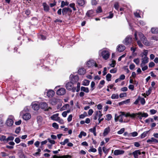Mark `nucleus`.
<instances>
[{
    "label": "nucleus",
    "instance_id": "nucleus-20",
    "mask_svg": "<svg viewBox=\"0 0 158 158\" xmlns=\"http://www.w3.org/2000/svg\"><path fill=\"white\" fill-rule=\"evenodd\" d=\"M72 156L69 155H63L61 156H57L54 155V158H71Z\"/></svg>",
    "mask_w": 158,
    "mask_h": 158
},
{
    "label": "nucleus",
    "instance_id": "nucleus-9",
    "mask_svg": "<svg viewBox=\"0 0 158 158\" xmlns=\"http://www.w3.org/2000/svg\"><path fill=\"white\" fill-rule=\"evenodd\" d=\"M70 77H71V82L73 83H76L79 80V77L77 75L73 76V75H70Z\"/></svg>",
    "mask_w": 158,
    "mask_h": 158
},
{
    "label": "nucleus",
    "instance_id": "nucleus-1",
    "mask_svg": "<svg viewBox=\"0 0 158 158\" xmlns=\"http://www.w3.org/2000/svg\"><path fill=\"white\" fill-rule=\"evenodd\" d=\"M136 116L140 120H141L142 119L143 117L146 118L148 117V114L147 113H142L141 112H139L137 113H133L131 114H130V117L132 118H134Z\"/></svg>",
    "mask_w": 158,
    "mask_h": 158
},
{
    "label": "nucleus",
    "instance_id": "nucleus-36",
    "mask_svg": "<svg viewBox=\"0 0 158 158\" xmlns=\"http://www.w3.org/2000/svg\"><path fill=\"white\" fill-rule=\"evenodd\" d=\"M89 81L88 80H84L82 83V85L85 86H87L89 84Z\"/></svg>",
    "mask_w": 158,
    "mask_h": 158
},
{
    "label": "nucleus",
    "instance_id": "nucleus-63",
    "mask_svg": "<svg viewBox=\"0 0 158 158\" xmlns=\"http://www.w3.org/2000/svg\"><path fill=\"white\" fill-rule=\"evenodd\" d=\"M58 119H59V120L57 121H58V123H60V124H64V121L63 119H60V118Z\"/></svg>",
    "mask_w": 158,
    "mask_h": 158
},
{
    "label": "nucleus",
    "instance_id": "nucleus-61",
    "mask_svg": "<svg viewBox=\"0 0 158 158\" xmlns=\"http://www.w3.org/2000/svg\"><path fill=\"white\" fill-rule=\"evenodd\" d=\"M21 129L20 127H18L15 130V132L16 134H18L19 133V132L20 131Z\"/></svg>",
    "mask_w": 158,
    "mask_h": 158
},
{
    "label": "nucleus",
    "instance_id": "nucleus-56",
    "mask_svg": "<svg viewBox=\"0 0 158 158\" xmlns=\"http://www.w3.org/2000/svg\"><path fill=\"white\" fill-rule=\"evenodd\" d=\"M152 92V89L151 88H149V89L148 90V91H147L146 92V95L147 96L149 95Z\"/></svg>",
    "mask_w": 158,
    "mask_h": 158
},
{
    "label": "nucleus",
    "instance_id": "nucleus-52",
    "mask_svg": "<svg viewBox=\"0 0 158 158\" xmlns=\"http://www.w3.org/2000/svg\"><path fill=\"white\" fill-rule=\"evenodd\" d=\"M119 5L118 2H116L114 4V8L117 10H118L119 8Z\"/></svg>",
    "mask_w": 158,
    "mask_h": 158
},
{
    "label": "nucleus",
    "instance_id": "nucleus-32",
    "mask_svg": "<svg viewBox=\"0 0 158 158\" xmlns=\"http://www.w3.org/2000/svg\"><path fill=\"white\" fill-rule=\"evenodd\" d=\"M0 140L1 141L4 142V143H6V138L5 135H2L0 137Z\"/></svg>",
    "mask_w": 158,
    "mask_h": 158
},
{
    "label": "nucleus",
    "instance_id": "nucleus-44",
    "mask_svg": "<svg viewBox=\"0 0 158 158\" xmlns=\"http://www.w3.org/2000/svg\"><path fill=\"white\" fill-rule=\"evenodd\" d=\"M52 127H54L56 129H58L59 128L58 125V124L56 123H52Z\"/></svg>",
    "mask_w": 158,
    "mask_h": 158
},
{
    "label": "nucleus",
    "instance_id": "nucleus-29",
    "mask_svg": "<svg viewBox=\"0 0 158 158\" xmlns=\"http://www.w3.org/2000/svg\"><path fill=\"white\" fill-rule=\"evenodd\" d=\"M69 4V2L67 1H62L61 2V7L62 8L65 6H67Z\"/></svg>",
    "mask_w": 158,
    "mask_h": 158
},
{
    "label": "nucleus",
    "instance_id": "nucleus-10",
    "mask_svg": "<svg viewBox=\"0 0 158 158\" xmlns=\"http://www.w3.org/2000/svg\"><path fill=\"white\" fill-rule=\"evenodd\" d=\"M66 93V90L65 89L61 88L59 89L56 91V94L59 95H64Z\"/></svg>",
    "mask_w": 158,
    "mask_h": 158
},
{
    "label": "nucleus",
    "instance_id": "nucleus-25",
    "mask_svg": "<svg viewBox=\"0 0 158 158\" xmlns=\"http://www.w3.org/2000/svg\"><path fill=\"white\" fill-rule=\"evenodd\" d=\"M141 152H140L139 150H137L133 152V154L134 157H136V158H138V155H140Z\"/></svg>",
    "mask_w": 158,
    "mask_h": 158
},
{
    "label": "nucleus",
    "instance_id": "nucleus-53",
    "mask_svg": "<svg viewBox=\"0 0 158 158\" xmlns=\"http://www.w3.org/2000/svg\"><path fill=\"white\" fill-rule=\"evenodd\" d=\"M127 95V93H122L120 94L119 97L120 98H122L124 97H126Z\"/></svg>",
    "mask_w": 158,
    "mask_h": 158
},
{
    "label": "nucleus",
    "instance_id": "nucleus-8",
    "mask_svg": "<svg viewBox=\"0 0 158 158\" xmlns=\"http://www.w3.org/2000/svg\"><path fill=\"white\" fill-rule=\"evenodd\" d=\"M87 66L89 68L92 67L94 66L96 67L98 66L96 62L93 60H89L86 64Z\"/></svg>",
    "mask_w": 158,
    "mask_h": 158
},
{
    "label": "nucleus",
    "instance_id": "nucleus-59",
    "mask_svg": "<svg viewBox=\"0 0 158 158\" xmlns=\"http://www.w3.org/2000/svg\"><path fill=\"white\" fill-rule=\"evenodd\" d=\"M93 112H94V111H93V110L92 109H90L89 110V111L88 112V113L89 115V116H90L92 114Z\"/></svg>",
    "mask_w": 158,
    "mask_h": 158
},
{
    "label": "nucleus",
    "instance_id": "nucleus-16",
    "mask_svg": "<svg viewBox=\"0 0 158 158\" xmlns=\"http://www.w3.org/2000/svg\"><path fill=\"white\" fill-rule=\"evenodd\" d=\"M59 114L57 113L55 114H53L51 117V118L52 120L54 121H57L59 120V118H60L58 117Z\"/></svg>",
    "mask_w": 158,
    "mask_h": 158
},
{
    "label": "nucleus",
    "instance_id": "nucleus-37",
    "mask_svg": "<svg viewBox=\"0 0 158 158\" xmlns=\"http://www.w3.org/2000/svg\"><path fill=\"white\" fill-rule=\"evenodd\" d=\"M112 75L110 73H108L106 76V79L108 81H110L111 80Z\"/></svg>",
    "mask_w": 158,
    "mask_h": 158
},
{
    "label": "nucleus",
    "instance_id": "nucleus-49",
    "mask_svg": "<svg viewBox=\"0 0 158 158\" xmlns=\"http://www.w3.org/2000/svg\"><path fill=\"white\" fill-rule=\"evenodd\" d=\"M72 118H73L72 115V114L69 115V116L67 118L68 121V122H70V121H71L72 120Z\"/></svg>",
    "mask_w": 158,
    "mask_h": 158
},
{
    "label": "nucleus",
    "instance_id": "nucleus-43",
    "mask_svg": "<svg viewBox=\"0 0 158 158\" xmlns=\"http://www.w3.org/2000/svg\"><path fill=\"white\" fill-rule=\"evenodd\" d=\"M75 4L74 3H70L69 4V6L73 8V10H74V11L76 10L75 7Z\"/></svg>",
    "mask_w": 158,
    "mask_h": 158
},
{
    "label": "nucleus",
    "instance_id": "nucleus-23",
    "mask_svg": "<svg viewBox=\"0 0 158 158\" xmlns=\"http://www.w3.org/2000/svg\"><path fill=\"white\" fill-rule=\"evenodd\" d=\"M110 128L109 127L106 128L104 130V132L103 133V135L104 136L106 135L107 134L110 132Z\"/></svg>",
    "mask_w": 158,
    "mask_h": 158
},
{
    "label": "nucleus",
    "instance_id": "nucleus-24",
    "mask_svg": "<svg viewBox=\"0 0 158 158\" xmlns=\"http://www.w3.org/2000/svg\"><path fill=\"white\" fill-rule=\"evenodd\" d=\"M85 0H77V3L80 6H83L85 4Z\"/></svg>",
    "mask_w": 158,
    "mask_h": 158
},
{
    "label": "nucleus",
    "instance_id": "nucleus-26",
    "mask_svg": "<svg viewBox=\"0 0 158 158\" xmlns=\"http://www.w3.org/2000/svg\"><path fill=\"white\" fill-rule=\"evenodd\" d=\"M32 107L34 110H37L39 108V106L37 104H33Z\"/></svg>",
    "mask_w": 158,
    "mask_h": 158
},
{
    "label": "nucleus",
    "instance_id": "nucleus-55",
    "mask_svg": "<svg viewBox=\"0 0 158 158\" xmlns=\"http://www.w3.org/2000/svg\"><path fill=\"white\" fill-rule=\"evenodd\" d=\"M106 117L107 118V120L108 121L110 120L112 117L111 115L110 114H107L106 115Z\"/></svg>",
    "mask_w": 158,
    "mask_h": 158
},
{
    "label": "nucleus",
    "instance_id": "nucleus-15",
    "mask_svg": "<svg viewBox=\"0 0 158 158\" xmlns=\"http://www.w3.org/2000/svg\"><path fill=\"white\" fill-rule=\"evenodd\" d=\"M31 118V115L30 114L26 113L23 115V118L25 120H28Z\"/></svg>",
    "mask_w": 158,
    "mask_h": 158
},
{
    "label": "nucleus",
    "instance_id": "nucleus-42",
    "mask_svg": "<svg viewBox=\"0 0 158 158\" xmlns=\"http://www.w3.org/2000/svg\"><path fill=\"white\" fill-rule=\"evenodd\" d=\"M139 100H140V102L142 105H144L145 103V100L143 98H142L140 97Z\"/></svg>",
    "mask_w": 158,
    "mask_h": 158
},
{
    "label": "nucleus",
    "instance_id": "nucleus-13",
    "mask_svg": "<svg viewBox=\"0 0 158 158\" xmlns=\"http://www.w3.org/2000/svg\"><path fill=\"white\" fill-rule=\"evenodd\" d=\"M60 101L59 99L53 98L50 101V103L52 105H56Z\"/></svg>",
    "mask_w": 158,
    "mask_h": 158
},
{
    "label": "nucleus",
    "instance_id": "nucleus-6",
    "mask_svg": "<svg viewBox=\"0 0 158 158\" xmlns=\"http://www.w3.org/2000/svg\"><path fill=\"white\" fill-rule=\"evenodd\" d=\"M40 107L43 109H44L45 111H48L49 109H51L52 108L48 106V104L44 102L41 103L40 105Z\"/></svg>",
    "mask_w": 158,
    "mask_h": 158
},
{
    "label": "nucleus",
    "instance_id": "nucleus-39",
    "mask_svg": "<svg viewBox=\"0 0 158 158\" xmlns=\"http://www.w3.org/2000/svg\"><path fill=\"white\" fill-rule=\"evenodd\" d=\"M139 11L137 10L136 12L134 13V15L135 17L137 18H140L141 16L139 14Z\"/></svg>",
    "mask_w": 158,
    "mask_h": 158
},
{
    "label": "nucleus",
    "instance_id": "nucleus-35",
    "mask_svg": "<svg viewBox=\"0 0 158 158\" xmlns=\"http://www.w3.org/2000/svg\"><path fill=\"white\" fill-rule=\"evenodd\" d=\"M86 135V133L83 131H82L81 132L80 134L79 135L78 137L80 138H82V136H85Z\"/></svg>",
    "mask_w": 158,
    "mask_h": 158
},
{
    "label": "nucleus",
    "instance_id": "nucleus-38",
    "mask_svg": "<svg viewBox=\"0 0 158 158\" xmlns=\"http://www.w3.org/2000/svg\"><path fill=\"white\" fill-rule=\"evenodd\" d=\"M69 139H64L63 142H61L60 143L63 145H65L66 143H68L69 142Z\"/></svg>",
    "mask_w": 158,
    "mask_h": 158
},
{
    "label": "nucleus",
    "instance_id": "nucleus-27",
    "mask_svg": "<svg viewBox=\"0 0 158 158\" xmlns=\"http://www.w3.org/2000/svg\"><path fill=\"white\" fill-rule=\"evenodd\" d=\"M81 90L86 93H88L89 92V88L88 87H85L84 86H81Z\"/></svg>",
    "mask_w": 158,
    "mask_h": 158
},
{
    "label": "nucleus",
    "instance_id": "nucleus-41",
    "mask_svg": "<svg viewBox=\"0 0 158 158\" xmlns=\"http://www.w3.org/2000/svg\"><path fill=\"white\" fill-rule=\"evenodd\" d=\"M133 61L135 62L137 65H138L139 64V60L138 58H137L136 59H135L133 60Z\"/></svg>",
    "mask_w": 158,
    "mask_h": 158
},
{
    "label": "nucleus",
    "instance_id": "nucleus-30",
    "mask_svg": "<svg viewBox=\"0 0 158 158\" xmlns=\"http://www.w3.org/2000/svg\"><path fill=\"white\" fill-rule=\"evenodd\" d=\"M151 31L153 34H156L158 32V29L157 28L152 27L151 28Z\"/></svg>",
    "mask_w": 158,
    "mask_h": 158
},
{
    "label": "nucleus",
    "instance_id": "nucleus-14",
    "mask_svg": "<svg viewBox=\"0 0 158 158\" xmlns=\"http://www.w3.org/2000/svg\"><path fill=\"white\" fill-rule=\"evenodd\" d=\"M124 153V151L123 150H116L114 151V154L115 155L117 156L119 155L123 154Z\"/></svg>",
    "mask_w": 158,
    "mask_h": 158
},
{
    "label": "nucleus",
    "instance_id": "nucleus-7",
    "mask_svg": "<svg viewBox=\"0 0 158 158\" xmlns=\"http://www.w3.org/2000/svg\"><path fill=\"white\" fill-rule=\"evenodd\" d=\"M141 60L142 61L140 64V66L143 67L148 62V58L147 56H142Z\"/></svg>",
    "mask_w": 158,
    "mask_h": 158
},
{
    "label": "nucleus",
    "instance_id": "nucleus-11",
    "mask_svg": "<svg viewBox=\"0 0 158 158\" xmlns=\"http://www.w3.org/2000/svg\"><path fill=\"white\" fill-rule=\"evenodd\" d=\"M147 142L150 144L158 143V139H157L154 137H152L150 139H148Z\"/></svg>",
    "mask_w": 158,
    "mask_h": 158
},
{
    "label": "nucleus",
    "instance_id": "nucleus-58",
    "mask_svg": "<svg viewBox=\"0 0 158 158\" xmlns=\"http://www.w3.org/2000/svg\"><path fill=\"white\" fill-rule=\"evenodd\" d=\"M148 53V51L147 50H144L142 54H143V56H147Z\"/></svg>",
    "mask_w": 158,
    "mask_h": 158
},
{
    "label": "nucleus",
    "instance_id": "nucleus-2",
    "mask_svg": "<svg viewBox=\"0 0 158 158\" xmlns=\"http://www.w3.org/2000/svg\"><path fill=\"white\" fill-rule=\"evenodd\" d=\"M101 52L99 55H101L103 58L105 60L108 59L110 56V53L109 51L106 49H104L100 51Z\"/></svg>",
    "mask_w": 158,
    "mask_h": 158
},
{
    "label": "nucleus",
    "instance_id": "nucleus-5",
    "mask_svg": "<svg viewBox=\"0 0 158 158\" xmlns=\"http://www.w3.org/2000/svg\"><path fill=\"white\" fill-rule=\"evenodd\" d=\"M101 111H95L93 115V119L94 120H96L97 118H101L102 116Z\"/></svg>",
    "mask_w": 158,
    "mask_h": 158
},
{
    "label": "nucleus",
    "instance_id": "nucleus-57",
    "mask_svg": "<svg viewBox=\"0 0 158 158\" xmlns=\"http://www.w3.org/2000/svg\"><path fill=\"white\" fill-rule=\"evenodd\" d=\"M150 112L151 114H154L156 113L157 111L156 110L154 109H152L150 110Z\"/></svg>",
    "mask_w": 158,
    "mask_h": 158
},
{
    "label": "nucleus",
    "instance_id": "nucleus-22",
    "mask_svg": "<svg viewBox=\"0 0 158 158\" xmlns=\"http://www.w3.org/2000/svg\"><path fill=\"white\" fill-rule=\"evenodd\" d=\"M78 73L81 75H84L86 73V70L84 68L79 69L78 70Z\"/></svg>",
    "mask_w": 158,
    "mask_h": 158
},
{
    "label": "nucleus",
    "instance_id": "nucleus-48",
    "mask_svg": "<svg viewBox=\"0 0 158 158\" xmlns=\"http://www.w3.org/2000/svg\"><path fill=\"white\" fill-rule=\"evenodd\" d=\"M117 71V69L116 68L110 70V73H115Z\"/></svg>",
    "mask_w": 158,
    "mask_h": 158
},
{
    "label": "nucleus",
    "instance_id": "nucleus-18",
    "mask_svg": "<svg viewBox=\"0 0 158 158\" xmlns=\"http://www.w3.org/2000/svg\"><path fill=\"white\" fill-rule=\"evenodd\" d=\"M73 83L71 82H68L65 86V87L68 90H71L73 88Z\"/></svg>",
    "mask_w": 158,
    "mask_h": 158
},
{
    "label": "nucleus",
    "instance_id": "nucleus-12",
    "mask_svg": "<svg viewBox=\"0 0 158 158\" xmlns=\"http://www.w3.org/2000/svg\"><path fill=\"white\" fill-rule=\"evenodd\" d=\"M125 49V46L123 45H119L117 47V50L120 52L123 51Z\"/></svg>",
    "mask_w": 158,
    "mask_h": 158
},
{
    "label": "nucleus",
    "instance_id": "nucleus-31",
    "mask_svg": "<svg viewBox=\"0 0 158 158\" xmlns=\"http://www.w3.org/2000/svg\"><path fill=\"white\" fill-rule=\"evenodd\" d=\"M37 120L38 123L39 124H41L42 121V117L40 116H38L37 117Z\"/></svg>",
    "mask_w": 158,
    "mask_h": 158
},
{
    "label": "nucleus",
    "instance_id": "nucleus-60",
    "mask_svg": "<svg viewBox=\"0 0 158 158\" xmlns=\"http://www.w3.org/2000/svg\"><path fill=\"white\" fill-rule=\"evenodd\" d=\"M135 66L133 64H131L129 66V68L131 70H132L135 68Z\"/></svg>",
    "mask_w": 158,
    "mask_h": 158
},
{
    "label": "nucleus",
    "instance_id": "nucleus-3",
    "mask_svg": "<svg viewBox=\"0 0 158 158\" xmlns=\"http://www.w3.org/2000/svg\"><path fill=\"white\" fill-rule=\"evenodd\" d=\"M138 36L141 41L145 45H148V42L147 40V39L144 36L143 34L141 32L138 33Z\"/></svg>",
    "mask_w": 158,
    "mask_h": 158
},
{
    "label": "nucleus",
    "instance_id": "nucleus-64",
    "mask_svg": "<svg viewBox=\"0 0 158 158\" xmlns=\"http://www.w3.org/2000/svg\"><path fill=\"white\" fill-rule=\"evenodd\" d=\"M15 141L17 143H18L20 142V140L19 138L17 137L15 139Z\"/></svg>",
    "mask_w": 158,
    "mask_h": 158
},
{
    "label": "nucleus",
    "instance_id": "nucleus-33",
    "mask_svg": "<svg viewBox=\"0 0 158 158\" xmlns=\"http://www.w3.org/2000/svg\"><path fill=\"white\" fill-rule=\"evenodd\" d=\"M149 131H147L144 132L142 133L140 135V138H143L147 136V134L148 133Z\"/></svg>",
    "mask_w": 158,
    "mask_h": 158
},
{
    "label": "nucleus",
    "instance_id": "nucleus-45",
    "mask_svg": "<svg viewBox=\"0 0 158 158\" xmlns=\"http://www.w3.org/2000/svg\"><path fill=\"white\" fill-rule=\"evenodd\" d=\"M68 12L67 8H64L63 9L62 13L63 15H65Z\"/></svg>",
    "mask_w": 158,
    "mask_h": 158
},
{
    "label": "nucleus",
    "instance_id": "nucleus-21",
    "mask_svg": "<svg viewBox=\"0 0 158 158\" xmlns=\"http://www.w3.org/2000/svg\"><path fill=\"white\" fill-rule=\"evenodd\" d=\"M54 94V92L53 90H49L47 92V96L49 98L52 97Z\"/></svg>",
    "mask_w": 158,
    "mask_h": 158
},
{
    "label": "nucleus",
    "instance_id": "nucleus-54",
    "mask_svg": "<svg viewBox=\"0 0 158 158\" xmlns=\"http://www.w3.org/2000/svg\"><path fill=\"white\" fill-rule=\"evenodd\" d=\"M96 12L98 13H99L102 12V10L100 6H99L96 10Z\"/></svg>",
    "mask_w": 158,
    "mask_h": 158
},
{
    "label": "nucleus",
    "instance_id": "nucleus-50",
    "mask_svg": "<svg viewBox=\"0 0 158 158\" xmlns=\"http://www.w3.org/2000/svg\"><path fill=\"white\" fill-rule=\"evenodd\" d=\"M116 63L115 61L112 60V63H111L110 65V66L111 67H114L116 65Z\"/></svg>",
    "mask_w": 158,
    "mask_h": 158
},
{
    "label": "nucleus",
    "instance_id": "nucleus-19",
    "mask_svg": "<svg viewBox=\"0 0 158 158\" xmlns=\"http://www.w3.org/2000/svg\"><path fill=\"white\" fill-rule=\"evenodd\" d=\"M14 123V121L11 119H8L6 121V124L8 126H12Z\"/></svg>",
    "mask_w": 158,
    "mask_h": 158
},
{
    "label": "nucleus",
    "instance_id": "nucleus-47",
    "mask_svg": "<svg viewBox=\"0 0 158 158\" xmlns=\"http://www.w3.org/2000/svg\"><path fill=\"white\" fill-rule=\"evenodd\" d=\"M47 140L50 143L52 144H54L55 143V142L54 140L51 139L50 138H48L47 139Z\"/></svg>",
    "mask_w": 158,
    "mask_h": 158
},
{
    "label": "nucleus",
    "instance_id": "nucleus-51",
    "mask_svg": "<svg viewBox=\"0 0 158 158\" xmlns=\"http://www.w3.org/2000/svg\"><path fill=\"white\" fill-rule=\"evenodd\" d=\"M88 151L89 152H96L97 151V149L95 148H92L90 149Z\"/></svg>",
    "mask_w": 158,
    "mask_h": 158
},
{
    "label": "nucleus",
    "instance_id": "nucleus-34",
    "mask_svg": "<svg viewBox=\"0 0 158 158\" xmlns=\"http://www.w3.org/2000/svg\"><path fill=\"white\" fill-rule=\"evenodd\" d=\"M94 11L92 10H89L88 11L86 14V15L89 17L92 16Z\"/></svg>",
    "mask_w": 158,
    "mask_h": 158
},
{
    "label": "nucleus",
    "instance_id": "nucleus-46",
    "mask_svg": "<svg viewBox=\"0 0 158 158\" xmlns=\"http://www.w3.org/2000/svg\"><path fill=\"white\" fill-rule=\"evenodd\" d=\"M125 130L124 128H121L119 131H118L117 133L118 134H121L123 133Z\"/></svg>",
    "mask_w": 158,
    "mask_h": 158
},
{
    "label": "nucleus",
    "instance_id": "nucleus-4",
    "mask_svg": "<svg viewBox=\"0 0 158 158\" xmlns=\"http://www.w3.org/2000/svg\"><path fill=\"white\" fill-rule=\"evenodd\" d=\"M132 42V37L130 35L127 36L123 41V43L127 45L131 43Z\"/></svg>",
    "mask_w": 158,
    "mask_h": 158
},
{
    "label": "nucleus",
    "instance_id": "nucleus-40",
    "mask_svg": "<svg viewBox=\"0 0 158 158\" xmlns=\"http://www.w3.org/2000/svg\"><path fill=\"white\" fill-rule=\"evenodd\" d=\"M14 139L13 136H9L6 138V143H7L9 141H13Z\"/></svg>",
    "mask_w": 158,
    "mask_h": 158
},
{
    "label": "nucleus",
    "instance_id": "nucleus-62",
    "mask_svg": "<svg viewBox=\"0 0 158 158\" xmlns=\"http://www.w3.org/2000/svg\"><path fill=\"white\" fill-rule=\"evenodd\" d=\"M137 43L139 47L142 48L143 47V45L140 40L137 41Z\"/></svg>",
    "mask_w": 158,
    "mask_h": 158
},
{
    "label": "nucleus",
    "instance_id": "nucleus-17",
    "mask_svg": "<svg viewBox=\"0 0 158 158\" xmlns=\"http://www.w3.org/2000/svg\"><path fill=\"white\" fill-rule=\"evenodd\" d=\"M43 6L44 7V10L45 11L48 12L50 9L49 7L46 2H44L43 3Z\"/></svg>",
    "mask_w": 158,
    "mask_h": 158
},
{
    "label": "nucleus",
    "instance_id": "nucleus-28",
    "mask_svg": "<svg viewBox=\"0 0 158 158\" xmlns=\"http://www.w3.org/2000/svg\"><path fill=\"white\" fill-rule=\"evenodd\" d=\"M111 98L112 99H118L119 98V96L118 94H113L111 97Z\"/></svg>",
    "mask_w": 158,
    "mask_h": 158
}]
</instances>
